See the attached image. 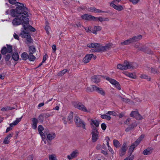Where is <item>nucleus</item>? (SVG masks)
Instances as JSON below:
<instances>
[{"label": "nucleus", "mask_w": 160, "mask_h": 160, "mask_svg": "<svg viewBox=\"0 0 160 160\" xmlns=\"http://www.w3.org/2000/svg\"><path fill=\"white\" fill-rule=\"evenodd\" d=\"M33 157L32 155H30L28 157V160H33Z\"/></svg>", "instance_id": "69168bd1"}, {"label": "nucleus", "mask_w": 160, "mask_h": 160, "mask_svg": "<svg viewBox=\"0 0 160 160\" xmlns=\"http://www.w3.org/2000/svg\"><path fill=\"white\" fill-rule=\"evenodd\" d=\"M51 116V114L48 113H45L40 114L39 117V118H47Z\"/></svg>", "instance_id": "7c9ffc66"}, {"label": "nucleus", "mask_w": 160, "mask_h": 160, "mask_svg": "<svg viewBox=\"0 0 160 160\" xmlns=\"http://www.w3.org/2000/svg\"><path fill=\"white\" fill-rule=\"evenodd\" d=\"M7 50L8 53H10L12 51V45L7 44Z\"/></svg>", "instance_id": "ea45409f"}, {"label": "nucleus", "mask_w": 160, "mask_h": 160, "mask_svg": "<svg viewBox=\"0 0 160 160\" xmlns=\"http://www.w3.org/2000/svg\"><path fill=\"white\" fill-rule=\"evenodd\" d=\"M13 135V133H11L10 134H9L5 138L4 141L3 142V143L5 144H8L10 142V139L12 137Z\"/></svg>", "instance_id": "412c9836"}, {"label": "nucleus", "mask_w": 160, "mask_h": 160, "mask_svg": "<svg viewBox=\"0 0 160 160\" xmlns=\"http://www.w3.org/2000/svg\"><path fill=\"white\" fill-rule=\"evenodd\" d=\"M131 2H132L133 4H136L138 3L140 0H129Z\"/></svg>", "instance_id": "bf43d9fd"}, {"label": "nucleus", "mask_w": 160, "mask_h": 160, "mask_svg": "<svg viewBox=\"0 0 160 160\" xmlns=\"http://www.w3.org/2000/svg\"><path fill=\"white\" fill-rule=\"evenodd\" d=\"M136 48H138L139 50L147 53L149 54H152L153 52L151 50L149 49L146 47L144 46H139L138 45L136 46Z\"/></svg>", "instance_id": "9d476101"}, {"label": "nucleus", "mask_w": 160, "mask_h": 160, "mask_svg": "<svg viewBox=\"0 0 160 160\" xmlns=\"http://www.w3.org/2000/svg\"><path fill=\"white\" fill-rule=\"evenodd\" d=\"M38 131L42 139H45V134L42 132V131L44 130V128L42 125H40L38 126Z\"/></svg>", "instance_id": "a211bd4d"}, {"label": "nucleus", "mask_w": 160, "mask_h": 160, "mask_svg": "<svg viewBox=\"0 0 160 160\" xmlns=\"http://www.w3.org/2000/svg\"><path fill=\"white\" fill-rule=\"evenodd\" d=\"M101 29L102 28L99 26H95L93 28L94 30L96 31H100L101 30Z\"/></svg>", "instance_id": "3c124183"}, {"label": "nucleus", "mask_w": 160, "mask_h": 160, "mask_svg": "<svg viewBox=\"0 0 160 160\" xmlns=\"http://www.w3.org/2000/svg\"><path fill=\"white\" fill-rule=\"evenodd\" d=\"M106 79L109 81V82L112 85H114L115 87L118 90L121 89V87L119 83L116 81L115 80L109 77H107L106 78Z\"/></svg>", "instance_id": "0eeeda50"}, {"label": "nucleus", "mask_w": 160, "mask_h": 160, "mask_svg": "<svg viewBox=\"0 0 160 160\" xmlns=\"http://www.w3.org/2000/svg\"><path fill=\"white\" fill-rule=\"evenodd\" d=\"M15 9L10 10V14L13 17H16L13 19L12 23L14 26L23 24H25L26 21L28 20V8L24 7V5L19 3Z\"/></svg>", "instance_id": "f257e3e1"}, {"label": "nucleus", "mask_w": 160, "mask_h": 160, "mask_svg": "<svg viewBox=\"0 0 160 160\" xmlns=\"http://www.w3.org/2000/svg\"><path fill=\"white\" fill-rule=\"evenodd\" d=\"M137 120H141L142 119V116L138 113L135 118Z\"/></svg>", "instance_id": "864d4df0"}, {"label": "nucleus", "mask_w": 160, "mask_h": 160, "mask_svg": "<svg viewBox=\"0 0 160 160\" xmlns=\"http://www.w3.org/2000/svg\"><path fill=\"white\" fill-rule=\"evenodd\" d=\"M137 125V123L136 122H134L132 124H131L129 126L130 128H131V129L132 130L134 129L135 127H136Z\"/></svg>", "instance_id": "8fccbe9b"}, {"label": "nucleus", "mask_w": 160, "mask_h": 160, "mask_svg": "<svg viewBox=\"0 0 160 160\" xmlns=\"http://www.w3.org/2000/svg\"><path fill=\"white\" fill-rule=\"evenodd\" d=\"M74 121L76 126L77 127H82L83 129H86L85 122L82 120L79 117L77 116H76L75 118Z\"/></svg>", "instance_id": "39448f33"}, {"label": "nucleus", "mask_w": 160, "mask_h": 160, "mask_svg": "<svg viewBox=\"0 0 160 160\" xmlns=\"http://www.w3.org/2000/svg\"><path fill=\"white\" fill-rule=\"evenodd\" d=\"M26 38H27V40L28 42H32V40L31 37L29 34Z\"/></svg>", "instance_id": "603ef678"}, {"label": "nucleus", "mask_w": 160, "mask_h": 160, "mask_svg": "<svg viewBox=\"0 0 160 160\" xmlns=\"http://www.w3.org/2000/svg\"><path fill=\"white\" fill-rule=\"evenodd\" d=\"M127 75L128 77L132 78H135L136 77L135 74H133L132 73H127Z\"/></svg>", "instance_id": "49530a36"}, {"label": "nucleus", "mask_w": 160, "mask_h": 160, "mask_svg": "<svg viewBox=\"0 0 160 160\" xmlns=\"http://www.w3.org/2000/svg\"><path fill=\"white\" fill-rule=\"evenodd\" d=\"M17 0H8L9 2L12 5L16 4V3L18 4L20 3H18V2H16Z\"/></svg>", "instance_id": "de8ad7c7"}, {"label": "nucleus", "mask_w": 160, "mask_h": 160, "mask_svg": "<svg viewBox=\"0 0 160 160\" xmlns=\"http://www.w3.org/2000/svg\"><path fill=\"white\" fill-rule=\"evenodd\" d=\"M138 65L136 63L133 62H129L127 61L124 62L123 64H118L117 68L118 69L122 70L128 69H133L137 68Z\"/></svg>", "instance_id": "f03ea898"}, {"label": "nucleus", "mask_w": 160, "mask_h": 160, "mask_svg": "<svg viewBox=\"0 0 160 160\" xmlns=\"http://www.w3.org/2000/svg\"><path fill=\"white\" fill-rule=\"evenodd\" d=\"M19 57L17 52H15L12 55V58L14 61H17L19 59Z\"/></svg>", "instance_id": "393cba45"}, {"label": "nucleus", "mask_w": 160, "mask_h": 160, "mask_svg": "<svg viewBox=\"0 0 160 160\" xmlns=\"http://www.w3.org/2000/svg\"><path fill=\"white\" fill-rule=\"evenodd\" d=\"M99 45V43H92L88 44L87 46L90 48H94L90 50L91 52H100Z\"/></svg>", "instance_id": "20e7f679"}, {"label": "nucleus", "mask_w": 160, "mask_h": 160, "mask_svg": "<svg viewBox=\"0 0 160 160\" xmlns=\"http://www.w3.org/2000/svg\"><path fill=\"white\" fill-rule=\"evenodd\" d=\"M74 107L82 111L87 112L88 110L81 103L75 102L73 103Z\"/></svg>", "instance_id": "6e6552de"}, {"label": "nucleus", "mask_w": 160, "mask_h": 160, "mask_svg": "<svg viewBox=\"0 0 160 160\" xmlns=\"http://www.w3.org/2000/svg\"><path fill=\"white\" fill-rule=\"evenodd\" d=\"M73 113L72 112H71L69 114L68 116V120L70 121V122H72V119L73 117Z\"/></svg>", "instance_id": "79ce46f5"}, {"label": "nucleus", "mask_w": 160, "mask_h": 160, "mask_svg": "<svg viewBox=\"0 0 160 160\" xmlns=\"http://www.w3.org/2000/svg\"><path fill=\"white\" fill-rule=\"evenodd\" d=\"M148 76L144 74H142L140 76V78H142L147 79L148 81H150L151 78H148Z\"/></svg>", "instance_id": "c03bdc74"}, {"label": "nucleus", "mask_w": 160, "mask_h": 160, "mask_svg": "<svg viewBox=\"0 0 160 160\" xmlns=\"http://www.w3.org/2000/svg\"><path fill=\"white\" fill-rule=\"evenodd\" d=\"M79 154V152L77 150L72 151L70 155L67 156V158L69 160H71L77 157Z\"/></svg>", "instance_id": "f8f14e48"}, {"label": "nucleus", "mask_w": 160, "mask_h": 160, "mask_svg": "<svg viewBox=\"0 0 160 160\" xmlns=\"http://www.w3.org/2000/svg\"><path fill=\"white\" fill-rule=\"evenodd\" d=\"M21 58L23 60H26L28 59V55L27 52H23L21 55Z\"/></svg>", "instance_id": "cd10ccee"}, {"label": "nucleus", "mask_w": 160, "mask_h": 160, "mask_svg": "<svg viewBox=\"0 0 160 160\" xmlns=\"http://www.w3.org/2000/svg\"><path fill=\"white\" fill-rule=\"evenodd\" d=\"M138 113V111H132L130 115V116L135 118V116H136Z\"/></svg>", "instance_id": "a18cd8bd"}, {"label": "nucleus", "mask_w": 160, "mask_h": 160, "mask_svg": "<svg viewBox=\"0 0 160 160\" xmlns=\"http://www.w3.org/2000/svg\"><path fill=\"white\" fill-rule=\"evenodd\" d=\"M110 5L112 7H113V8L115 9L120 11L122 10L123 8L122 6H117L116 5L113 1L112 2L110 3Z\"/></svg>", "instance_id": "6ab92c4d"}, {"label": "nucleus", "mask_w": 160, "mask_h": 160, "mask_svg": "<svg viewBox=\"0 0 160 160\" xmlns=\"http://www.w3.org/2000/svg\"><path fill=\"white\" fill-rule=\"evenodd\" d=\"M52 49L53 52H55L56 50V46L55 45H53L52 46Z\"/></svg>", "instance_id": "e2e57ef3"}, {"label": "nucleus", "mask_w": 160, "mask_h": 160, "mask_svg": "<svg viewBox=\"0 0 160 160\" xmlns=\"http://www.w3.org/2000/svg\"><path fill=\"white\" fill-rule=\"evenodd\" d=\"M29 53H34L36 51V49L33 46H30L29 47Z\"/></svg>", "instance_id": "2f4dec72"}, {"label": "nucleus", "mask_w": 160, "mask_h": 160, "mask_svg": "<svg viewBox=\"0 0 160 160\" xmlns=\"http://www.w3.org/2000/svg\"><path fill=\"white\" fill-rule=\"evenodd\" d=\"M122 101L126 102H128L130 101L129 99L128 98H123L121 100Z\"/></svg>", "instance_id": "680f3d73"}, {"label": "nucleus", "mask_w": 160, "mask_h": 160, "mask_svg": "<svg viewBox=\"0 0 160 160\" xmlns=\"http://www.w3.org/2000/svg\"><path fill=\"white\" fill-rule=\"evenodd\" d=\"M67 69H64L62 70L59 72L58 74V75L59 76H62L65 74L67 71Z\"/></svg>", "instance_id": "4c0bfd02"}, {"label": "nucleus", "mask_w": 160, "mask_h": 160, "mask_svg": "<svg viewBox=\"0 0 160 160\" xmlns=\"http://www.w3.org/2000/svg\"><path fill=\"white\" fill-rule=\"evenodd\" d=\"M91 124L92 125H94L96 127H97L99 126V123L97 120H91Z\"/></svg>", "instance_id": "bb28decb"}, {"label": "nucleus", "mask_w": 160, "mask_h": 160, "mask_svg": "<svg viewBox=\"0 0 160 160\" xmlns=\"http://www.w3.org/2000/svg\"><path fill=\"white\" fill-rule=\"evenodd\" d=\"M21 32L20 34V36L22 38H26L29 34L28 31H25L23 27L21 29Z\"/></svg>", "instance_id": "aec40b11"}, {"label": "nucleus", "mask_w": 160, "mask_h": 160, "mask_svg": "<svg viewBox=\"0 0 160 160\" xmlns=\"http://www.w3.org/2000/svg\"><path fill=\"white\" fill-rule=\"evenodd\" d=\"M112 44L111 43H108L105 46H102L99 44V47L100 51L104 52L109 50L111 48Z\"/></svg>", "instance_id": "9b49d317"}, {"label": "nucleus", "mask_w": 160, "mask_h": 160, "mask_svg": "<svg viewBox=\"0 0 160 160\" xmlns=\"http://www.w3.org/2000/svg\"><path fill=\"white\" fill-rule=\"evenodd\" d=\"M134 157V156L133 155H130L125 158L124 160H133Z\"/></svg>", "instance_id": "09e8293b"}, {"label": "nucleus", "mask_w": 160, "mask_h": 160, "mask_svg": "<svg viewBox=\"0 0 160 160\" xmlns=\"http://www.w3.org/2000/svg\"><path fill=\"white\" fill-rule=\"evenodd\" d=\"M82 18L83 19L88 20H93L95 21L97 19L96 17L88 14H85L81 16Z\"/></svg>", "instance_id": "ddd939ff"}, {"label": "nucleus", "mask_w": 160, "mask_h": 160, "mask_svg": "<svg viewBox=\"0 0 160 160\" xmlns=\"http://www.w3.org/2000/svg\"><path fill=\"white\" fill-rule=\"evenodd\" d=\"M101 127L102 129L103 130H105L106 128V125L104 123H102L101 125Z\"/></svg>", "instance_id": "052dcab7"}, {"label": "nucleus", "mask_w": 160, "mask_h": 160, "mask_svg": "<svg viewBox=\"0 0 160 160\" xmlns=\"http://www.w3.org/2000/svg\"><path fill=\"white\" fill-rule=\"evenodd\" d=\"M15 108L14 107H11L9 106L6 107L4 108H2L1 109V110L2 111H6L8 110H12L14 109Z\"/></svg>", "instance_id": "e433bc0d"}, {"label": "nucleus", "mask_w": 160, "mask_h": 160, "mask_svg": "<svg viewBox=\"0 0 160 160\" xmlns=\"http://www.w3.org/2000/svg\"><path fill=\"white\" fill-rule=\"evenodd\" d=\"M96 18V21H97V20H98L99 21L101 22H102V21H103V18H102V17H99V18Z\"/></svg>", "instance_id": "0e129e2a"}, {"label": "nucleus", "mask_w": 160, "mask_h": 160, "mask_svg": "<svg viewBox=\"0 0 160 160\" xmlns=\"http://www.w3.org/2000/svg\"><path fill=\"white\" fill-rule=\"evenodd\" d=\"M33 53H29L28 59L30 61H33L36 59L35 57L33 55Z\"/></svg>", "instance_id": "473e14b6"}, {"label": "nucleus", "mask_w": 160, "mask_h": 160, "mask_svg": "<svg viewBox=\"0 0 160 160\" xmlns=\"http://www.w3.org/2000/svg\"><path fill=\"white\" fill-rule=\"evenodd\" d=\"M11 57V55L9 53H7L4 56L3 58L5 59L6 64H8V62L9 61Z\"/></svg>", "instance_id": "b1692460"}, {"label": "nucleus", "mask_w": 160, "mask_h": 160, "mask_svg": "<svg viewBox=\"0 0 160 160\" xmlns=\"http://www.w3.org/2000/svg\"><path fill=\"white\" fill-rule=\"evenodd\" d=\"M152 152V150L149 148H148L144 150L143 154L144 155H148L151 154Z\"/></svg>", "instance_id": "72a5a7b5"}, {"label": "nucleus", "mask_w": 160, "mask_h": 160, "mask_svg": "<svg viewBox=\"0 0 160 160\" xmlns=\"http://www.w3.org/2000/svg\"><path fill=\"white\" fill-rule=\"evenodd\" d=\"M113 143L114 146L116 148L119 147L121 146L120 142L117 140L114 139Z\"/></svg>", "instance_id": "f704fd0d"}, {"label": "nucleus", "mask_w": 160, "mask_h": 160, "mask_svg": "<svg viewBox=\"0 0 160 160\" xmlns=\"http://www.w3.org/2000/svg\"><path fill=\"white\" fill-rule=\"evenodd\" d=\"M144 135L143 134L141 135L140 137L137 139L136 141L130 146L129 149L130 155H132L131 154L133 152L134 149L139 144L141 141L144 138Z\"/></svg>", "instance_id": "7ed1b4c3"}, {"label": "nucleus", "mask_w": 160, "mask_h": 160, "mask_svg": "<svg viewBox=\"0 0 160 160\" xmlns=\"http://www.w3.org/2000/svg\"><path fill=\"white\" fill-rule=\"evenodd\" d=\"M1 52L2 55L6 54L7 53H8L7 48L5 47H3L1 50Z\"/></svg>", "instance_id": "c9c22d12"}, {"label": "nucleus", "mask_w": 160, "mask_h": 160, "mask_svg": "<svg viewBox=\"0 0 160 160\" xmlns=\"http://www.w3.org/2000/svg\"><path fill=\"white\" fill-rule=\"evenodd\" d=\"M22 118V117L19 118H17L15 121H14L12 123H11V124L10 125V126L11 127L17 125L19 122H20L21 121Z\"/></svg>", "instance_id": "a878e982"}, {"label": "nucleus", "mask_w": 160, "mask_h": 160, "mask_svg": "<svg viewBox=\"0 0 160 160\" xmlns=\"http://www.w3.org/2000/svg\"><path fill=\"white\" fill-rule=\"evenodd\" d=\"M32 128L34 129L37 128V124L38 122V119L35 118H32Z\"/></svg>", "instance_id": "4be33fe9"}, {"label": "nucleus", "mask_w": 160, "mask_h": 160, "mask_svg": "<svg viewBox=\"0 0 160 160\" xmlns=\"http://www.w3.org/2000/svg\"><path fill=\"white\" fill-rule=\"evenodd\" d=\"M97 92L103 96H105V91L101 88H99Z\"/></svg>", "instance_id": "58836bf2"}, {"label": "nucleus", "mask_w": 160, "mask_h": 160, "mask_svg": "<svg viewBox=\"0 0 160 160\" xmlns=\"http://www.w3.org/2000/svg\"><path fill=\"white\" fill-rule=\"evenodd\" d=\"M88 10L89 11L94 12H105L108 13V12L107 11H104L101 10L99 9H97L95 8H88Z\"/></svg>", "instance_id": "dca6fc26"}, {"label": "nucleus", "mask_w": 160, "mask_h": 160, "mask_svg": "<svg viewBox=\"0 0 160 160\" xmlns=\"http://www.w3.org/2000/svg\"><path fill=\"white\" fill-rule=\"evenodd\" d=\"M151 72L154 74L157 73V70L156 69L152 68H151Z\"/></svg>", "instance_id": "13d9d810"}, {"label": "nucleus", "mask_w": 160, "mask_h": 160, "mask_svg": "<svg viewBox=\"0 0 160 160\" xmlns=\"http://www.w3.org/2000/svg\"><path fill=\"white\" fill-rule=\"evenodd\" d=\"M29 19L28 18V21L27 22L26 21L25 24H23V27L25 31L28 32L29 30L30 31L33 32H35L36 30L35 29L29 25Z\"/></svg>", "instance_id": "1a4fd4ad"}, {"label": "nucleus", "mask_w": 160, "mask_h": 160, "mask_svg": "<svg viewBox=\"0 0 160 160\" xmlns=\"http://www.w3.org/2000/svg\"><path fill=\"white\" fill-rule=\"evenodd\" d=\"M142 35H139L134 36L130 38L132 41V43H133L140 40L142 38Z\"/></svg>", "instance_id": "5701e85b"}, {"label": "nucleus", "mask_w": 160, "mask_h": 160, "mask_svg": "<svg viewBox=\"0 0 160 160\" xmlns=\"http://www.w3.org/2000/svg\"><path fill=\"white\" fill-rule=\"evenodd\" d=\"M48 58V56L47 54H45L43 56L42 63H44Z\"/></svg>", "instance_id": "6e6d98bb"}, {"label": "nucleus", "mask_w": 160, "mask_h": 160, "mask_svg": "<svg viewBox=\"0 0 160 160\" xmlns=\"http://www.w3.org/2000/svg\"><path fill=\"white\" fill-rule=\"evenodd\" d=\"M93 56L92 54H87L83 59V62L85 63L88 62L91 60Z\"/></svg>", "instance_id": "f3484780"}, {"label": "nucleus", "mask_w": 160, "mask_h": 160, "mask_svg": "<svg viewBox=\"0 0 160 160\" xmlns=\"http://www.w3.org/2000/svg\"><path fill=\"white\" fill-rule=\"evenodd\" d=\"M92 86L93 89V92L96 91L97 92L99 88L95 85H92Z\"/></svg>", "instance_id": "5fc2aeb1"}, {"label": "nucleus", "mask_w": 160, "mask_h": 160, "mask_svg": "<svg viewBox=\"0 0 160 160\" xmlns=\"http://www.w3.org/2000/svg\"><path fill=\"white\" fill-rule=\"evenodd\" d=\"M55 137V134L54 133L52 134H48L47 136V138L49 140H51L53 139Z\"/></svg>", "instance_id": "c756f323"}, {"label": "nucleus", "mask_w": 160, "mask_h": 160, "mask_svg": "<svg viewBox=\"0 0 160 160\" xmlns=\"http://www.w3.org/2000/svg\"><path fill=\"white\" fill-rule=\"evenodd\" d=\"M127 148V143H124L122 146L121 149L120 150L119 154L120 156H122L125 154Z\"/></svg>", "instance_id": "2eb2a0df"}, {"label": "nucleus", "mask_w": 160, "mask_h": 160, "mask_svg": "<svg viewBox=\"0 0 160 160\" xmlns=\"http://www.w3.org/2000/svg\"><path fill=\"white\" fill-rule=\"evenodd\" d=\"M87 91V92H92L93 89L92 88V86H91V87H88L86 89Z\"/></svg>", "instance_id": "4d7b16f0"}, {"label": "nucleus", "mask_w": 160, "mask_h": 160, "mask_svg": "<svg viewBox=\"0 0 160 160\" xmlns=\"http://www.w3.org/2000/svg\"><path fill=\"white\" fill-rule=\"evenodd\" d=\"M13 36L15 39L19 40V37L17 34H16V33H14L13 35Z\"/></svg>", "instance_id": "338daca9"}, {"label": "nucleus", "mask_w": 160, "mask_h": 160, "mask_svg": "<svg viewBox=\"0 0 160 160\" xmlns=\"http://www.w3.org/2000/svg\"><path fill=\"white\" fill-rule=\"evenodd\" d=\"M131 43H132V41L131 38H129L128 39H127L124 42H122L121 43V44L122 45H126L129 44Z\"/></svg>", "instance_id": "c85d7f7f"}, {"label": "nucleus", "mask_w": 160, "mask_h": 160, "mask_svg": "<svg viewBox=\"0 0 160 160\" xmlns=\"http://www.w3.org/2000/svg\"><path fill=\"white\" fill-rule=\"evenodd\" d=\"M101 76L100 75H94L91 77V81L96 83L99 82L101 81Z\"/></svg>", "instance_id": "4468645a"}, {"label": "nucleus", "mask_w": 160, "mask_h": 160, "mask_svg": "<svg viewBox=\"0 0 160 160\" xmlns=\"http://www.w3.org/2000/svg\"><path fill=\"white\" fill-rule=\"evenodd\" d=\"M107 114H103L101 115V118L103 119H106L107 120H109L111 119V117L107 115Z\"/></svg>", "instance_id": "a19ab883"}, {"label": "nucleus", "mask_w": 160, "mask_h": 160, "mask_svg": "<svg viewBox=\"0 0 160 160\" xmlns=\"http://www.w3.org/2000/svg\"><path fill=\"white\" fill-rule=\"evenodd\" d=\"M12 128L11 127H8L7 128V129L6 131V133L8 132L9 131H10L12 129Z\"/></svg>", "instance_id": "774afa93"}, {"label": "nucleus", "mask_w": 160, "mask_h": 160, "mask_svg": "<svg viewBox=\"0 0 160 160\" xmlns=\"http://www.w3.org/2000/svg\"><path fill=\"white\" fill-rule=\"evenodd\" d=\"M49 160H57L55 154H52L49 156Z\"/></svg>", "instance_id": "37998d69"}, {"label": "nucleus", "mask_w": 160, "mask_h": 160, "mask_svg": "<svg viewBox=\"0 0 160 160\" xmlns=\"http://www.w3.org/2000/svg\"><path fill=\"white\" fill-rule=\"evenodd\" d=\"M99 132L96 128L92 129V142H94L97 141L98 138Z\"/></svg>", "instance_id": "423d86ee"}]
</instances>
